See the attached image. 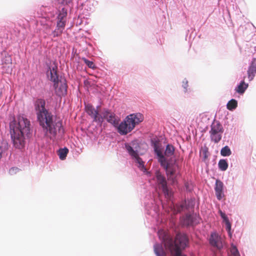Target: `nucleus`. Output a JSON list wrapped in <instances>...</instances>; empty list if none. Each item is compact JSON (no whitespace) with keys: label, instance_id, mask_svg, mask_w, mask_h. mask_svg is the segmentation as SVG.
I'll list each match as a JSON object with an SVG mask.
<instances>
[{"label":"nucleus","instance_id":"obj_13","mask_svg":"<svg viewBox=\"0 0 256 256\" xmlns=\"http://www.w3.org/2000/svg\"><path fill=\"white\" fill-rule=\"evenodd\" d=\"M40 24L42 26L45 33L48 34L51 30L54 23L48 17H42L39 20Z\"/></svg>","mask_w":256,"mask_h":256},{"label":"nucleus","instance_id":"obj_1","mask_svg":"<svg viewBox=\"0 0 256 256\" xmlns=\"http://www.w3.org/2000/svg\"><path fill=\"white\" fill-rule=\"evenodd\" d=\"M44 99H38L34 103L37 119L44 136L54 140L58 134H62L64 129L60 120H54V116L45 108Z\"/></svg>","mask_w":256,"mask_h":256},{"label":"nucleus","instance_id":"obj_22","mask_svg":"<svg viewBox=\"0 0 256 256\" xmlns=\"http://www.w3.org/2000/svg\"><path fill=\"white\" fill-rule=\"evenodd\" d=\"M68 152V150L66 148H64L60 149L58 150V154L60 158L62 160H64L67 156Z\"/></svg>","mask_w":256,"mask_h":256},{"label":"nucleus","instance_id":"obj_24","mask_svg":"<svg viewBox=\"0 0 256 256\" xmlns=\"http://www.w3.org/2000/svg\"><path fill=\"white\" fill-rule=\"evenodd\" d=\"M174 148L170 144L167 145L164 152L165 156H172L174 154Z\"/></svg>","mask_w":256,"mask_h":256},{"label":"nucleus","instance_id":"obj_30","mask_svg":"<svg viewBox=\"0 0 256 256\" xmlns=\"http://www.w3.org/2000/svg\"><path fill=\"white\" fill-rule=\"evenodd\" d=\"M66 24V21L57 20L56 27L64 31Z\"/></svg>","mask_w":256,"mask_h":256},{"label":"nucleus","instance_id":"obj_25","mask_svg":"<svg viewBox=\"0 0 256 256\" xmlns=\"http://www.w3.org/2000/svg\"><path fill=\"white\" fill-rule=\"evenodd\" d=\"M219 168L222 171L226 170L228 167V164L226 160H220L218 164Z\"/></svg>","mask_w":256,"mask_h":256},{"label":"nucleus","instance_id":"obj_3","mask_svg":"<svg viewBox=\"0 0 256 256\" xmlns=\"http://www.w3.org/2000/svg\"><path fill=\"white\" fill-rule=\"evenodd\" d=\"M30 122L24 116L18 118L17 126L11 132V136L14 146L21 148L24 146V136L28 135L30 132Z\"/></svg>","mask_w":256,"mask_h":256},{"label":"nucleus","instance_id":"obj_2","mask_svg":"<svg viewBox=\"0 0 256 256\" xmlns=\"http://www.w3.org/2000/svg\"><path fill=\"white\" fill-rule=\"evenodd\" d=\"M158 235L160 238L162 239V243L166 250H169L172 256H186L182 254V251L188 244V238L185 234H176L174 240L162 230L158 232Z\"/></svg>","mask_w":256,"mask_h":256},{"label":"nucleus","instance_id":"obj_29","mask_svg":"<svg viewBox=\"0 0 256 256\" xmlns=\"http://www.w3.org/2000/svg\"><path fill=\"white\" fill-rule=\"evenodd\" d=\"M84 62L90 68L92 69H95L96 66L93 62L87 60L86 58H82Z\"/></svg>","mask_w":256,"mask_h":256},{"label":"nucleus","instance_id":"obj_12","mask_svg":"<svg viewBox=\"0 0 256 256\" xmlns=\"http://www.w3.org/2000/svg\"><path fill=\"white\" fill-rule=\"evenodd\" d=\"M156 177L158 184L161 187L165 194L168 195V190L167 186V182L166 178L159 171L156 172Z\"/></svg>","mask_w":256,"mask_h":256},{"label":"nucleus","instance_id":"obj_15","mask_svg":"<svg viewBox=\"0 0 256 256\" xmlns=\"http://www.w3.org/2000/svg\"><path fill=\"white\" fill-rule=\"evenodd\" d=\"M224 184L220 180H216V186L214 188L216 195L218 200H220L224 197L223 192Z\"/></svg>","mask_w":256,"mask_h":256},{"label":"nucleus","instance_id":"obj_32","mask_svg":"<svg viewBox=\"0 0 256 256\" xmlns=\"http://www.w3.org/2000/svg\"><path fill=\"white\" fill-rule=\"evenodd\" d=\"M18 171V169L16 168H12L10 170L9 173L10 174H14Z\"/></svg>","mask_w":256,"mask_h":256},{"label":"nucleus","instance_id":"obj_19","mask_svg":"<svg viewBox=\"0 0 256 256\" xmlns=\"http://www.w3.org/2000/svg\"><path fill=\"white\" fill-rule=\"evenodd\" d=\"M248 87V84H246L243 80L240 82V84L236 88V91L240 94L244 93Z\"/></svg>","mask_w":256,"mask_h":256},{"label":"nucleus","instance_id":"obj_11","mask_svg":"<svg viewBox=\"0 0 256 256\" xmlns=\"http://www.w3.org/2000/svg\"><path fill=\"white\" fill-rule=\"evenodd\" d=\"M47 76L48 80L54 83L60 80L58 74V66L54 63L52 64L47 71Z\"/></svg>","mask_w":256,"mask_h":256},{"label":"nucleus","instance_id":"obj_20","mask_svg":"<svg viewBox=\"0 0 256 256\" xmlns=\"http://www.w3.org/2000/svg\"><path fill=\"white\" fill-rule=\"evenodd\" d=\"M238 106V102L234 99H232L228 102L226 104L227 108L230 110H232Z\"/></svg>","mask_w":256,"mask_h":256},{"label":"nucleus","instance_id":"obj_33","mask_svg":"<svg viewBox=\"0 0 256 256\" xmlns=\"http://www.w3.org/2000/svg\"><path fill=\"white\" fill-rule=\"evenodd\" d=\"M4 151V150L2 146H0V158L2 157V154L3 153Z\"/></svg>","mask_w":256,"mask_h":256},{"label":"nucleus","instance_id":"obj_31","mask_svg":"<svg viewBox=\"0 0 256 256\" xmlns=\"http://www.w3.org/2000/svg\"><path fill=\"white\" fill-rule=\"evenodd\" d=\"M184 205L181 204L180 206L176 205L174 206V212L178 213L180 212L184 208Z\"/></svg>","mask_w":256,"mask_h":256},{"label":"nucleus","instance_id":"obj_6","mask_svg":"<svg viewBox=\"0 0 256 256\" xmlns=\"http://www.w3.org/2000/svg\"><path fill=\"white\" fill-rule=\"evenodd\" d=\"M224 132V129L220 123L218 121H214L209 132L211 141L218 143L222 140Z\"/></svg>","mask_w":256,"mask_h":256},{"label":"nucleus","instance_id":"obj_26","mask_svg":"<svg viewBox=\"0 0 256 256\" xmlns=\"http://www.w3.org/2000/svg\"><path fill=\"white\" fill-rule=\"evenodd\" d=\"M231 154L232 152L230 148L227 146L222 148L220 150V154L223 156H229Z\"/></svg>","mask_w":256,"mask_h":256},{"label":"nucleus","instance_id":"obj_5","mask_svg":"<svg viewBox=\"0 0 256 256\" xmlns=\"http://www.w3.org/2000/svg\"><path fill=\"white\" fill-rule=\"evenodd\" d=\"M154 152L156 154L158 162L161 166H163L166 170V174L168 180H172V182H174L175 178L174 176L175 171L174 168L169 166L164 156L163 155L161 150L158 149L156 146H154Z\"/></svg>","mask_w":256,"mask_h":256},{"label":"nucleus","instance_id":"obj_14","mask_svg":"<svg viewBox=\"0 0 256 256\" xmlns=\"http://www.w3.org/2000/svg\"><path fill=\"white\" fill-rule=\"evenodd\" d=\"M198 222V217L196 215L186 214L182 222V224L186 226H192Z\"/></svg>","mask_w":256,"mask_h":256},{"label":"nucleus","instance_id":"obj_8","mask_svg":"<svg viewBox=\"0 0 256 256\" xmlns=\"http://www.w3.org/2000/svg\"><path fill=\"white\" fill-rule=\"evenodd\" d=\"M85 110L86 112L93 118V122L102 125V116L99 114L97 110H96L92 105L90 104L86 106Z\"/></svg>","mask_w":256,"mask_h":256},{"label":"nucleus","instance_id":"obj_27","mask_svg":"<svg viewBox=\"0 0 256 256\" xmlns=\"http://www.w3.org/2000/svg\"><path fill=\"white\" fill-rule=\"evenodd\" d=\"M230 256H240L239 252L236 246L232 244L230 249Z\"/></svg>","mask_w":256,"mask_h":256},{"label":"nucleus","instance_id":"obj_23","mask_svg":"<svg viewBox=\"0 0 256 256\" xmlns=\"http://www.w3.org/2000/svg\"><path fill=\"white\" fill-rule=\"evenodd\" d=\"M220 214L221 217L223 218L225 222L226 226V229L230 231L231 228V224L228 220V219L226 214L222 212V210H220Z\"/></svg>","mask_w":256,"mask_h":256},{"label":"nucleus","instance_id":"obj_9","mask_svg":"<svg viewBox=\"0 0 256 256\" xmlns=\"http://www.w3.org/2000/svg\"><path fill=\"white\" fill-rule=\"evenodd\" d=\"M55 92L58 96H64L67 94V84L66 80L60 78V80L54 84Z\"/></svg>","mask_w":256,"mask_h":256},{"label":"nucleus","instance_id":"obj_10","mask_svg":"<svg viewBox=\"0 0 256 256\" xmlns=\"http://www.w3.org/2000/svg\"><path fill=\"white\" fill-rule=\"evenodd\" d=\"M102 118V122L104 119L108 122L110 123L114 126H116L119 122V119L116 116L115 114L108 110H104L101 114Z\"/></svg>","mask_w":256,"mask_h":256},{"label":"nucleus","instance_id":"obj_36","mask_svg":"<svg viewBox=\"0 0 256 256\" xmlns=\"http://www.w3.org/2000/svg\"><path fill=\"white\" fill-rule=\"evenodd\" d=\"M2 92H0V98L2 97Z\"/></svg>","mask_w":256,"mask_h":256},{"label":"nucleus","instance_id":"obj_35","mask_svg":"<svg viewBox=\"0 0 256 256\" xmlns=\"http://www.w3.org/2000/svg\"><path fill=\"white\" fill-rule=\"evenodd\" d=\"M188 86V82H186V83L184 85V87L185 89L186 88V87ZM187 90H186L185 92H186Z\"/></svg>","mask_w":256,"mask_h":256},{"label":"nucleus","instance_id":"obj_17","mask_svg":"<svg viewBox=\"0 0 256 256\" xmlns=\"http://www.w3.org/2000/svg\"><path fill=\"white\" fill-rule=\"evenodd\" d=\"M210 242L214 246H216L218 248H220V238L217 234L214 233L212 234L210 239Z\"/></svg>","mask_w":256,"mask_h":256},{"label":"nucleus","instance_id":"obj_18","mask_svg":"<svg viewBox=\"0 0 256 256\" xmlns=\"http://www.w3.org/2000/svg\"><path fill=\"white\" fill-rule=\"evenodd\" d=\"M154 252L156 256H166L163 248L159 244H156L154 246Z\"/></svg>","mask_w":256,"mask_h":256},{"label":"nucleus","instance_id":"obj_28","mask_svg":"<svg viewBox=\"0 0 256 256\" xmlns=\"http://www.w3.org/2000/svg\"><path fill=\"white\" fill-rule=\"evenodd\" d=\"M63 32V30L56 26L54 30L52 32V35L54 38L60 36Z\"/></svg>","mask_w":256,"mask_h":256},{"label":"nucleus","instance_id":"obj_7","mask_svg":"<svg viewBox=\"0 0 256 256\" xmlns=\"http://www.w3.org/2000/svg\"><path fill=\"white\" fill-rule=\"evenodd\" d=\"M135 143L132 142L130 144H126L125 147L128 154L134 158H135L136 162L138 164V166L140 170L146 172V174H149V172L146 171V168L144 166V162L140 158L137 152V150H134V146Z\"/></svg>","mask_w":256,"mask_h":256},{"label":"nucleus","instance_id":"obj_34","mask_svg":"<svg viewBox=\"0 0 256 256\" xmlns=\"http://www.w3.org/2000/svg\"><path fill=\"white\" fill-rule=\"evenodd\" d=\"M72 0H62L63 3H65L66 4L70 3Z\"/></svg>","mask_w":256,"mask_h":256},{"label":"nucleus","instance_id":"obj_4","mask_svg":"<svg viewBox=\"0 0 256 256\" xmlns=\"http://www.w3.org/2000/svg\"><path fill=\"white\" fill-rule=\"evenodd\" d=\"M144 119L140 113L132 114L128 116L118 126V132L122 135H126L130 132Z\"/></svg>","mask_w":256,"mask_h":256},{"label":"nucleus","instance_id":"obj_21","mask_svg":"<svg viewBox=\"0 0 256 256\" xmlns=\"http://www.w3.org/2000/svg\"><path fill=\"white\" fill-rule=\"evenodd\" d=\"M67 16V10L64 8H62L60 12L57 17V20L66 21V17Z\"/></svg>","mask_w":256,"mask_h":256},{"label":"nucleus","instance_id":"obj_16","mask_svg":"<svg viewBox=\"0 0 256 256\" xmlns=\"http://www.w3.org/2000/svg\"><path fill=\"white\" fill-rule=\"evenodd\" d=\"M256 74V60L254 59L250 66L248 70V78L250 80H252L254 79Z\"/></svg>","mask_w":256,"mask_h":256}]
</instances>
